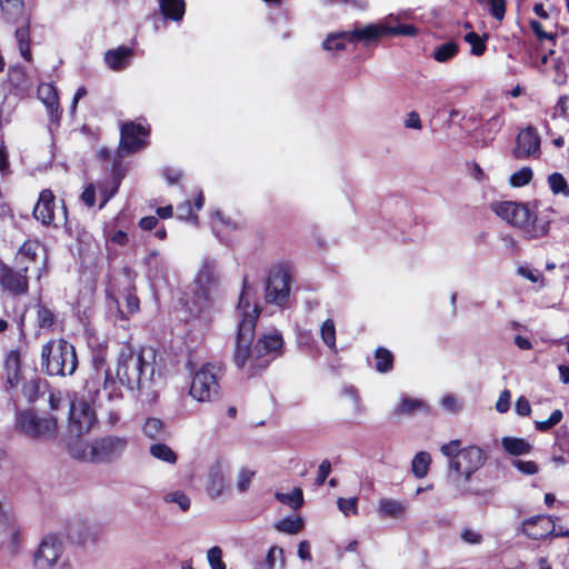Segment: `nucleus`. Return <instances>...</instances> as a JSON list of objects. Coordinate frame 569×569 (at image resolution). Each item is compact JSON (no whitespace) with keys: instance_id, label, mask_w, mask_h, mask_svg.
Here are the masks:
<instances>
[{"instance_id":"obj_6","label":"nucleus","mask_w":569,"mask_h":569,"mask_svg":"<svg viewBox=\"0 0 569 569\" xmlns=\"http://www.w3.org/2000/svg\"><path fill=\"white\" fill-rule=\"evenodd\" d=\"M102 379L103 388L100 389V393H91L88 396L91 398V400L97 401L101 413L106 416L107 423L110 427H114L121 419V405L123 396L116 381H113L107 372L103 375L99 373L97 382H100Z\"/></svg>"},{"instance_id":"obj_12","label":"nucleus","mask_w":569,"mask_h":569,"mask_svg":"<svg viewBox=\"0 0 569 569\" xmlns=\"http://www.w3.org/2000/svg\"><path fill=\"white\" fill-rule=\"evenodd\" d=\"M149 131L141 123L128 122L121 127L119 153L121 157L139 151L147 146Z\"/></svg>"},{"instance_id":"obj_14","label":"nucleus","mask_w":569,"mask_h":569,"mask_svg":"<svg viewBox=\"0 0 569 569\" xmlns=\"http://www.w3.org/2000/svg\"><path fill=\"white\" fill-rule=\"evenodd\" d=\"M289 274L283 268H277L269 274L266 287V300L282 306L289 298Z\"/></svg>"},{"instance_id":"obj_36","label":"nucleus","mask_w":569,"mask_h":569,"mask_svg":"<svg viewBox=\"0 0 569 569\" xmlns=\"http://www.w3.org/2000/svg\"><path fill=\"white\" fill-rule=\"evenodd\" d=\"M458 51V44L453 41H449L436 47L432 57L437 62L445 63L456 57Z\"/></svg>"},{"instance_id":"obj_23","label":"nucleus","mask_w":569,"mask_h":569,"mask_svg":"<svg viewBox=\"0 0 569 569\" xmlns=\"http://www.w3.org/2000/svg\"><path fill=\"white\" fill-rule=\"evenodd\" d=\"M133 56V50L127 47H119L109 50L104 54V61L112 70H123L129 66V61Z\"/></svg>"},{"instance_id":"obj_64","label":"nucleus","mask_w":569,"mask_h":569,"mask_svg":"<svg viewBox=\"0 0 569 569\" xmlns=\"http://www.w3.org/2000/svg\"><path fill=\"white\" fill-rule=\"evenodd\" d=\"M282 556V549L281 548H278V547H271L267 553V558H266V562H267V567L268 569H272L274 563H276V559L278 557H281Z\"/></svg>"},{"instance_id":"obj_22","label":"nucleus","mask_w":569,"mask_h":569,"mask_svg":"<svg viewBox=\"0 0 569 569\" xmlns=\"http://www.w3.org/2000/svg\"><path fill=\"white\" fill-rule=\"evenodd\" d=\"M377 511L383 519H403L407 512V503L392 498H381L378 501Z\"/></svg>"},{"instance_id":"obj_15","label":"nucleus","mask_w":569,"mask_h":569,"mask_svg":"<svg viewBox=\"0 0 569 569\" xmlns=\"http://www.w3.org/2000/svg\"><path fill=\"white\" fill-rule=\"evenodd\" d=\"M386 18L378 23H369L365 26H356L347 34L348 42L357 43L362 42L365 46H370L377 42L380 38L388 36Z\"/></svg>"},{"instance_id":"obj_52","label":"nucleus","mask_w":569,"mask_h":569,"mask_svg":"<svg viewBox=\"0 0 569 569\" xmlns=\"http://www.w3.org/2000/svg\"><path fill=\"white\" fill-rule=\"evenodd\" d=\"M254 477V471L241 469L237 478V488L240 492H246Z\"/></svg>"},{"instance_id":"obj_39","label":"nucleus","mask_w":569,"mask_h":569,"mask_svg":"<svg viewBox=\"0 0 569 569\" xmlns=\"http://www.w3.org/2000/svg\"><path fill=\"white\" fill-rule=\"evenodd\" d=\"M375 368L378 372L385 373L392 369L393 356L389 350L378 348L375 353Z\"/></svg>"},{"instance_id":"obj_40","label":"nucleus","mask_w":569,"mask_h":569,"mask_svg":"<svg viewBox=\"0 0 569 569\" xmlns=\"http://www.w3.org/2000/svg\"><path fill=\"white\" fill-rule=\"evenodd\" d=\"M320 337L323 343L331 350L336 351V326L333 320L327 319L320 327Z\"/></svg>"},{"instance_id":"obj_50","label":"nucleus","mask_w":569,"mask_h":569,"mask_svg":"<svg viewBox=\"0 0 569 569\" xmlns=\"http://www.w3.org/2000/svg\"><path fill=\"white\" fill-rule=\"evenodd\" d=\"M562 417H563L562 411L557 409L550 415V417L547 420L536 421L535 422L536 428L541 432H546V431L550 430L552 427H555L556 425H558L561 421Z\"/></svg>"},{"instance_id":"obj_59","label":"nucleus","mask_w":569,"mask_h":569,"mask_svg":"<svg viewBox=\"0 0 569 569\" xmlns=\"http://www.w3.org/2000/svg\"><path fill=\"white\" fill-rule=\"evenodd\" d=\"M330 471H331L330 461L323 460L319 466L318 476L316 478V485L322 486L325 483L328 475L330 473Z\"/></svg>"},{"instance_id":"obj_30","label":"nucleus","mask_w":569,"mask_h":569,"mask_svg":"<svg viewBox=\"0 0 569 569\" xmlns=\"http://www.w3.org/2000/svg\"><path fill=\"white\" fill-rule=\"evenodd\" d=\"M160 9L168 19L180 21L186 11L184 0H159Z\"/></svg>"},{"instance_id":"obj_3","label":"nucleus","mask_w":569,"mask_h":569,"mask_svg":"<svg viewBox=\"0 0 569 569\" xmlns=\"http://www.w3.org/2000/svg\"><path fill=\"white\" fill-rule=\"evenodd\" d=\"M128 448V438L109 435L91 442L76 439L69 443V455L84 462L109 463L122 457Z\"/></svg>"},{"instance_id":"obj_37","label":"nucleus","mask_w":569,"mask_h":569,"mask_svg":"<svg viewBox=\"0 0 569 569\" xmlns=\"http://www.w3.org/2000/svg\"><path fill=\"white\" fill-rule=\"evenodd\" d=\"M142 432L146 437L149 439H160L164 437V425L163 422L158 419L150 417L146 419L143 426H142Z\"/></svg>"},{"instance_id":"obj_33","label":"nucleus","mask_w":569,"mask_h":569,"mask_svg":"<svg viewBox=\"0 0 569 569\" xmlns=\"http://www.w3.org/2000/svg\"><path fill=\"white\" fill-rule=\"evenodd\" d=\"M16 40L18 43V48L22 58L27 61L31 60L30 52V29L29 23L26 22L23 26L19 27L16 30Z\"/></svg>"},{"instance_id":"obj_46","label":"nucleus","mask_w":569,"mask_h":569,"mask_svg":"<svg viewBox=\"0 0 569 569\" xmlns=\"http://www.w3.org/2000/svg\"><path fill=\"white\" fill-rule=\"evenodd\" d=\"M440 406L450 413H458L462 409V401L459 397L447 393L441 397Z\"/></svg>"},{"instance_id":"obj_25","label":"nucleus","mask_w":569,"mask_h":569,"mask_svg":"<svg viewBox=\"0 0 569 569\" xmlns=\"http://www.w3.org/2000/svg\"><path fill=\"white\" fill-rule=\"evenodd\" d=\"M38 98L42 101L51 116L59 110L58 93L51 83H41L38 87Z\"/></svg>"},{"instance_id":"obj_41","label":"nucleus","mask_w":569,"mask_h":569,"mask_svg":"<svg viewBox=\"0 0 569 569\" xmlns=\"http://www.w3.org/2000/svg\"><path fill=\"white\" fill-rule=\"evenodd\" d=\"M303 527V521L300 517H289L278 521L274 528L278 531L295 535L298 533Z\"/></svg>"},{"instance_id":"obj_32","label":"nucleus","mask_w":569,"mask_h":569,"mask_svg":"<svg viewBox=\"0 0 569 569\" xmlns=\"http://www.w3.org/2000/svg\"><path fill=\"white\" fill-rule=\"evenodd\" d=\"M503 449L512 456H521L531 451V445L521 438L503 437L501 440Z\"/></svg>"},{"instance_id":"obj_56","label":"nucleus","mask_w":569,"mask_h":569,"mask_svg":"<svg viewBox=\"0 0 569 569\" xmlns=\"http://www.w3.org/2000/svg\"><path fill=\"white\" fill-rule=\"evenodd\" d=\"M510 398H511L510 391L507 389L503 390L500 393L498 401L496 402V410L501 413L507 412L510 408Z\"/></svg>"},{"instance_id":"obj_2","label":"nucleus","mask_w":569,"mask_h":569,"mask_svg":"<svg viewBox=\"0 0 569 569\" xmlns=\"http://www.w3.org/2000/svg\"><path fill=\"white\" fill-rule=\"evenodd\" d=\"M239 316L234 362L238 368H243L252 358L250 345L254 337V328L260 316V307L254 300V290L243 280L242 291L237 306Z\"/></svg>"},{"instance_id":"obj_20","label":"nucleus","mask_w":569,"mask_h":569,"mask_svg":"<svg viewBox=\"0 0 569 569\" xmlns=\"http://www.w3.org/2000/svg\"><path fill=\"white\" fill-rule=\"evenodd\" d=\"M56 198L49 189L40 192L38 202L33 209V216L43 224H51L54 220Z\"/></svg>"},{"instance_id":"obj_18","label":"nucleus","mask_w":569,"mask_h":569,"mask_svg":"<svg viewBox=\"0 0 569 569\" xmlns=\"http://www.w3.org/2000/svg\"><path fill=\"white\" fill-rule=\"evenodd\" d=\"M214 269L216 266L213 261H203L194 280L197 293L206 300L210 298L212 291L216 289L217 286V277L214 274Z\"/></svg>"},{"instance_id":"obj_27","label":"nucleus","mask_w":569,"mask_h":569,"mask_svg":"<svg viewBox=\"0 0 569 569\" xmlns=\"http://www.w3.org/2000/svg\"><path fill=\"white\" fill-rule=\"evenodd\" d=\"M388 36L416 37L418 29L412 24H399L400 16L389 14L386 17Z\"/></svg>"},{"instance_id":"obj_51","label":"nucleus","mask_w":569,"mask_h":569,"mask_svg":"<svg viewBox=\"0 0 569 569\" xmlns=\"http://www.w3.org/2000/svg\"><path fill=\"white\" fill-rule=\"evenodd\" d=\"M480 3H486L490 13L497 19L502 20L506 12L505 0H478Z\"/></svg>"},{"instance_id":"obj_47","label":"nucleus","mask_w":569,"mask_h":569,"mask_svg":"<svg viewBox=\"0 0 569 569\" xmlns=\"http://www.w3.org/2000/svg\"><path fill=\"white\" fill-rule=\"evenodd\" d=\"M532 170L529 167H523L510 177V183L513 187H523L532 179Z\"/></svg>"},{"instance_id":"obj_55","label":"nucleus","mask_w":569,"mask_h":569,"mask_svg":"<svg viewBox=\"0 0 569 569\" xmlns=\"http://www.w3.org/2000/svg\"><path fill=\"white\" fill-rule=\"evenodd\" d=\"M460 445V440H451L450 442L442 445L440 451L443 456L452 460L456 459V457L461 451Z\"/></svg>"},{"instance_id":"obj_45","label":"nucleus","mask_w":569,"mask_h":569,"mask_svg":"<svg viewBox=\"0 0 569 569\" xmlns=\"http://www.w3.org/2000/svg\"><path fill=\"white\" fill-rule=\"evenodd\" d=\"M56 321L54 313L44 306H37V323L39 328L50 329Z\"/></svg>"},{"instance_id":"obj_38","label":"nucleus","mask_w":569,"mask_h":569,"mask_svg":"<svg viewBox=\"0 0 569 569\" xmlns=\"http://www.w3.org/2000/svg\"><path fill=\"white\" fill-rule=\"evenodd\" d=\"M276 498L281 503H284L292 509H299L303 505V493L301 488H293L291 492L283 493L277 492Z\"/></svg>"},{"instance_id":"obj_34","label":"nucleus","mask_w":569,"mask_h":569,"mask_svg":"<svg viewBox=\"0 0 569 569\" xmlns=\"http://www.w3.org/2000/svg\"><path fill=\"white\" fill-rule=\"evenodd\" d=\"M149 452L153 458L169 465H174L178 460L177 453L166 443L151 445Z\"/></svg>"},{"instance_id":"obj_8","label":"nucleus","mask_w":569,"mask_h":569,"mask_svg":"<svg viewBox=\"0 0 569 569\" xmlns=\"http://www.w3.org/2000/svg\"><path fill=\"white\" fill-rule=\"evenodd\" d=\"M218 368L211 363L203 365L193 375L190 396L197 401H212L219 395Z\"/></svg>"},{"instance_id":"obj_43","label":"nucleus","mask_w":569,"mask_h":569,"mask_svg":"<svg viewBox=\"0 0 569 569\" xmlns=\"http://www.w3.org/2000/svg\"><path fill=\"white\" fill-rule=\"evenodd\" d=\"M548 184L555 194H562L565 197H569V186L561 173H551L548 177Z\"/></svg>"},{"instance_id":"obj_61","label":"nucleus","mask_w":569,"mask_h":569,"mask_svg":"<svg viewBox=\"0 0 569 569\" xmlns=\"http://www.w3.org/2000/svg\"><path fill=\"white\" fill-rule=\"evenodd\" d=\"M461 538L465 542L471 545H479L482 541V537L475 530L466 529L461 532Z\"/></svg>"},{"instance_id":"obj_1","label":"nucleus","mask_w":569,"mask_h":569,"mask_svg":"<svg viewBox=\"0 0 569 569\" xmlns=\"http://www.w3.org/2000/svg\"><path fill=\"white\" fill-rule=\"evenodd\" d=\"M157 353L153 348H133L124 343L117 356L116 376L129 390L138 391L147 400L154 398Z\"/></svg>"},{"instance_id":"obj_24","label":"nucleus","mask_w":569,"mask_h":569,"mask_svg":"<svg viewBox=\"0 0 569 569\" xmlns=\"http://www.w3.org/2000/svg\"><path fill=\"white\" fill-rule=\"evenodd\" d=\"M226 488L224 471L220 463L213 466L209 473L208 493L212 498L220 497Z\"/></svg>"},{"instance_id":"obj_58","label":"nucleus","mask_w":569,"mask_h":569,"mask_svg":"<svg viewBox=\"0 0 569 569\" xmlns=\"http://www.w3.org/2000/svg\"><path fill=\"white\" fill-rule=\"evenodd\" d=\"M515 410L519 416H529L531 412L529 400L523 396L519 397L515 403Z\"/></svg>"},{"instance_id":"obj_17","label":"nucleus","mask_w":569,"mask_h":569,"mask_svg":"<svg viewBox=\"0 0 569 569\" xmlns=\"http://www.w3.org/2000/svg\"><path fill=\"white\" fill-rule=\"evenodd\" d=\"M540 151V138L532 128L521 130L516 139L513 156L517 159H526L538 156Z\"/></svg>"},{"instance_id":"obj_19","label":"nucleus","mask_w":569,"mask_h":569,"mask_svg":"<svg viewBox=\"0 0 569 569\" xmlns=\"http://www.w3.org/2000/svg\"><path fill=\"white\" fill-rule=\"evenodd\" d=\"M282 337L278 331H272L270 333L263 335L257 342L254 351L257 353V358L254 359L256 367H264L268 365L269 360L259 362V359L263 356L273 353L277 356L282 348Z\"/></svg>"},{"instance_id":"obj_16","label":"nucleus","mask_w":569,"mask_h":569,"mask_svg":"<svg viewBox=\"0 0 569 569\" xmlns=\"http://www.w3.org/2000/svg\"><path fill=\"white\" fill-rule=\"evenodd\" d=\"M555 530V522L548 516H533L522 521L520 531L528 538L539 540L548 537Z\"/></svg>"},{"instance_id":"obj_28","label":"nucleus","mask_w":569,"mask_h":569,"mask_svg":"<svg viewBox=\"0 0 569 569\" xmlns=\"http://www.w3.org/2000/svg\"><path fill=\"white\" fill-rule=\"evenodd\" d=\"M487 112L482 111L480 113V119L485 120L482 131L483 133H487L488 136L496 134L503 126V110L502 108H495L492 114H490L488 118Z\"/></svg>"},{"instance_id":"obj_42","label":"nucleus","mask_w":569,"mask_h":569,"mask_svg":"<svg viewBox=\"0 0 569 569\" xmlns=\"http://www.w3.org/2000/svg\"><path fill=\"white\" fill-rule=\"evenodd\" d=\"M349 31L331 33L323 41V49L327 51H341L345 50V42L348 41L347 34Z\"/></svg>"},{"instance_id":"obj_21","label":"nucleus","mask_w":569,"mask_h":569,"mask_svg":"<svg viewBox=\"0 0 569 569\" xmlns=\"http://www.w3.org/2000/svg\"><path fill=\"white\" fill-rule=\"evenodd\" d=\"M0 281L6 289L13 293H24L28 290V279L21 267H19V271L2 269Z\"/></svg>"},{"instance_id":"obj_11","label":"nucleus","mask_w":569,"mask_h":569,"mask_svg":"<svg viewBox=\"0 0 569 569\" xmlns=\"http://www.w3.org/2000/svg\"><path fill=\"white\" fill-rule=\"evenodd\" d=\"M46 249L44 247L34 240L26 241L16 254V263L21 267L23 272H28L30 267L29 262L33 263V271L37 272L40 278L42 270L46 267Z\"/></svg>"},{"instance_id":"obj_35","label":"nucleus","mask_w":569,"mask_h":569,"mask_svg":"<svg viewBox=\"0 0 569 569\" xmlns=\"http://www.w3.org/2000/svg\"><path fill=\"white\" fill-rule=\"evenodd\" d=\"M431 463V456L427 451L418 452L411 462V471L415 477L421 479L425 478L429 471Z\"/></svg>"},{"instance_id":"obj_29","label":"nucleus","mask_w":569,"mask_h":569,"mask_svg":"<svg viewBox=\"0 0 569 569\" xmlns=\"http://www.w3.org/2000/svg\"><path fill=\"white\" fill-rule=\"evenodd\" d=\"M93 365L96 368V375L90 380H88L86 382V387H84V390L88 395H91V393L99 395L100 389L103 388V379L100 382H97L99 373L103 375L104 372H107L108 376L110 377L109 371L107 369H104L106 359L103 356H101V355L96 356L93 359Z\"/></svg>"},{"instance_id":"obj_10","label":"nucleus","mask_w":569,"mask_h":569,"mask_svg":"<svg viewBox=\"0 0 569 569\" xmlns=\"http://www.w3.org/2000/svg\"><path fill=\"white\" fill-rule=\"evenodd\" d=\"M487 456L483 450L477 446H470L461 449L456 459L449 461V469L465 481H469L471 476L479 470L486 462Z\"/></svg>"},{"instance_id":"obj_7","label":"nucleus","mask_w":569,"mask_h":569,"mask_svg":"<svg viewBox=\"0 0 569 569\" xmlns=\"http://www.w3.org/2000/svg\"><path fill=\"white\" fill-rule=\"evenodd\" d=\"M16 425L20 432L33 439L52 438L58 431V422L54 417H39L29 410L17 415Z\"/></svg>"},{"instance_id":"obj_49","label":"nucleus","mask_w":569,"mask_h":569,"mask_svg":"<svg viewBox=\"0 0 569 569\" xmlns=\"http://www.w3.org/2000/svg\"><path fill=\"white\" fill-rule=\"evenodd\" d=\"M337 506L345 516L358 515V498L356 497L348 499L339 498L337 501Z\"/></svg>"},{"instance_id":"obj_13","label":"nucleus","mask_w":569,"mask_h":569,"mask_svg":"<svg viewBox=\"0 0 569 569\" xmlns=\"http://www.w3.org/2000/svg\"><path fill=\"white\" fill-rule=\"evenodd\" d=\"M63 553V543L56 535L46 536L34 553V565L38 569L52 568Z\"/></svg>"},{"instance_id":"obj_63","label":"nucleus","mask_w":569,"mask_h":569,"mask_svg":"<svg viewBox=\"0 0 569 569\" xmlns=\"http://www.w3.org/2000/svg\"><path fill=\"white\" fill-rule=\"evenodd\" d=\"M405 127L410 129L420 130L421 129V120L419 114L416 111H411L408 113L405 120Z\"/></svg>"},{"instance_id":"obj_62","label":"nucleus","mask_w":569,"mask_h":569,"mask_svg":"<svg viewBox=\"0 0 569 569\" xmlns=\"http://www.w3.org/2000/svg\"><path fill=\"white\" fill-rule=\"evenodd\" d=\"M556 113L560 117L569 118V96H562L559 98L556 106Z\"/></svg>"},{"instance_id":"obj_26","label":"nucleus","mask_w":569,"mask_h":569,"mask_svg":"<svg viewBox=\"0 0 569 569\" xmlns=\"http://www.w3.org/2000/svg\"><path fill=\"white\" fill-rule=\"evenodd\" d=\"M427 410L428 405L422 399L402 397L393 412L397 416H411L417 412Z\"/></svg>"},{"instance_id":"obj_44","label":"nucleus","mask_w":569,"mask_h":569,"mask_svg":"<svg viewBox=\"0 0 569 569\" xmlns=\"http://www.w3.org/2000/svg\"><path fill=\"white\" fill-rule=\"evenodd\" d=\"M163 501L167 503H176L181 511H188L190 508L189 497L181 490L167 492L163 496Z\"/></svg>"},{"instance_id":"obj_57","label":"nucleus","mask_w":569,"mask_h":569,"mask_svg":"<svg viewBox=\"0 0 569 569\" xmlns=\"http://www.w3.org/2000/svg\"><path fill=\"white\" fill-rule=\"evenodd\" d=\"M7 371L19 372L20 370V356L18 351H11L6 359Z\"/></svg>"},{"instance_id":"obj_5","label":"nucleus","mask_w":569,"mask_h":569,"mask_svg":"<svg viewBox=\"0 0 569 569\" xmlns=\"http://www.w3.org/2000/svg\"><path fill=\"white\" fill-rule=\"evenodd\" d=\"M78 367L74 347L63 339H53L42 346L41 368L49 376H71Z\"/></svg>"},{"instance_id":"obj_48","label":"nucleus","mask_w":569,"mask_h":569,"mask_svg":"<svg viewBox=\"0 0 569 569\" xmlns=\"http://www.w3.org/2000/svg\"><path fill=\"white\" fill-rule=\"evenodd\" d=\"M466 42H468L471 47V53L473 56H481L486 50V44L483 40L473 31H470L465 36Z\"/></svg>"},{"instance_id":"obj_9","label":"nucleus","mask_w":569,"mask_h":569,"mask_svg":"<svg viewBox=\"0 0 569 569\" xmlns=\"http://www.w3.org/2000/svg\"><path fill=\"white\" fill-rule=\"evenodd\" d=\"M96 422V411L84 397L73 395L70 399L69 430L77 437L91 430Z\"/></svg>"},{"instance_id":"obj_60","label":"nucleus","mask_w":569,"mask_h":569,"mask_svg":"<svg viewBox=\"0 0 569 569\" xmlns=\"http://www.w3.org/2000/svg\"><path fill=\"white\" fill-rule=\"evenodd\" d=\"M343 392L352 401L355 412L357 415H360L362 412V406H361L360 398H359L356 389H353L351 387L346 388Z\"/></svg>"},{"instance_id":"obj_54","label":"nucleus","mask_w":569,"mask_h":569,"mask_svg":"<svg viewBox=\"0 0 569 569\" xmlns=\"http://www.w3.org/2000/svg\"><path fill=\"white\" fill-rule=\"evenodd\" d=\"M512 466L523 475H536L539 471V467L535 461L517 459L512 461Z\"/></svg>"},{"instance_id":"obj_53","label":"nucleus","mask_w":569,"mask_h":569,"mask_svg":"<svg viewBox=\"0 0 569 569\" xmlns=\"http://www.w3.org/2000/svg\"><path fill=\"white\" fill-rule=\"evenodd\" d=\"M207 559L211 569L219 568L223 562L222 549L218 546L211 547L207 552Z\"/></svg>"},{"instance_id":"obj_31","label":"nucleus","mask_w":569,"mask_h":569,"mask_svg":"<svg viewBox=\"0 0 569 569\" xmlns=\"http://www.w3.org/2000/svg\"><path fill=\"white\" fill-rule=\"evenodd\" d=\"M0 8L6 18L12 22L24 17L23 0H0Z\"/></svg>"},{"instance_id":"obj_4","label":"nucleus","mask_w":569,"mask_h":569,"mask_svg":"<svg viewBox=\"0 0 569 569\" xmlns=\"http://www.w3.org/2000/svg\"><path fill=\"white\" fill-rule=\"evenodd\" d=\"M491 208L498 217L521 229L529 239H538L549 232V221H539L528 204L501 201L493 203Z\"/></svg>"}]
</instances>
